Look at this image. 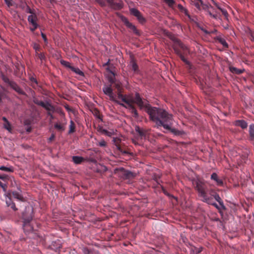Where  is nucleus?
<instances>
[{
    "mask_svg": "<svg viewBox=\"0 0 254 254\" xmlns=\"http://www.w3.org/2000/svg\"><path fill=\"white\" fill-rule=\"evenodd\" d=\"M33 102L35 104H36L37 105L43 107L44 108H46V105H47V103H44L42 101H40L36 98L34 99L33 100Z\"/></svg>",
    "mask_w": 254,
    "mask_h": 254,
    "instance_id": "27",
    "label": "nucleus"
},
{
    "mask_svg": "<svg viewBox=\"0 0 254 254\" xmlns=\"http://www.w3.org/2000/svg\"><path fill=\"white\" fill-rule=\"evenodd\" d=\"M160 188H161L162 189V190L163 191V192L166 195H168L169 196V194L168 193V192H167V191L166 190V189L164 188V187L163 186H162V185H160Z\"/></svg>",
    "mask_w": 254,
    "mask_h": 254,
    "instance_id": "52",
    "label": "nucleus"
},
{
    "mask_svg": "<svg viewBox=\"0 0 254 254\" xmlns=\"http://www.w3.org/2000/svg\"><path fill=\"white\" fill-rule=\"evenodd\" d=\"M41 36H42V37L43 38V40L44 41V42H45V44L47 45L48 43V39L47 38L46 35L44 33H43V32H41Z\"/></svg>",
    "mask_w": 254,
    "mask_h": 254,
    "instance_id": "48",
    "label": "nucleus"
},
{
    "mask_svg": "<svg viewBox=\"0 0 254 254\" xmlns=\"http://www.w3.org/2000/svg\"><path fill=\"white\" fill-rule=\"evenodd\" d=\"M110 7L114 10H120L123 8V4L121 3L115 2L114 0L111 3H108Z\"/></svg>",
    "mask_w": 254,
    "mask_h": 254,
    "instance_id": "20",
    "label": "nucleus"
},
{
    "mask_svg": "<svg viewBox=\"0 0 254 254\" xmlns=\"http://www.w3.org/2000/svg\"><path fill=\"white\" fill-rule=\"evenodd\" d=\"M54 138H55V135L54 134H52L51 135V136L49 138V140H53L54 139Z\"/></svg>",
    "mask_w": 254,
    "mask_h": 254,
    "instance_id": "64",
    "label": "nucleus"
},
{
    "mask_svg": "<svg viewBox=\"0 0 254 254\" xmlns=\"http://www.w3.org/2000/svg\"><path fill=\"white\" fill-rule=\"evenodd\" d=\"M99 130L103 134L108 136H111L113 134V132L111 131H109L105 129H103V128H100Z\"/></svg>",
    "mask_w": 254,
    "mask_h": 254,
    "instance_id": "32",
    "label": "nucleus"
},
{
    "mask_svg": "<svg viewBox=\"0 0 254 254\" xmlns=\"http://www.w3.org/2000/svg\"><path fill=\"white\" fill-rule=\"evenodd\" d=\"M8 176L5 174L3 175H0V179H1L2 180H5L6 179H7Z\"/></svg>",
    "mask_w": 254,
    "mask_h": 254,
    "instance_id": "55",
    "label": "nucleus"
},
{
    "mask_svg": "<svg viewBox=\"0 0 254 254\" xmlns=\"http://www.w3.org/2000/svg\"><path fill=\"white\" fill-rule=\"evenodd\" d=\"M235 125L241 127L242 129L247 128L248 127L247 123L243 120H237L235 122Z\"/></svg>",
    "mask_w": 254,
    "mask_h": 254,
    "instance_id": "18",
    "label": "nucleus"
},
{
    "mask_svg": "<svg viewBox=\"0 0 254 254\" xmlns=\"http://www.w3.org/2000/svg\"><path fill=\"white\" fill-rule=\"evenodd\" d=\"M32 47L35 50L36 53H38L41 50L40 46L36 43H33L32 44Z\"/></svg>",
    "mask_w": 254,
    "mask_h": 254,
    "instance_id": "36",
    "label": "nucleus"
},
{
    "mask_svg": "<svg viewBox=\"0 0 254 254\" xmlns=\"http://www.w3.org/2000/svg\"><path fill=\"white\" fill-rule=\"evenodd\" d=\"M211 179L214 181L216 185L218 186H223V181L222 179H220L217 174L215 173H213L211 175Z\"/></svg>",
    "mask_w": 254,
    "mask_h": 254,
    "instance_id": "16",
    "label": "nucleus"
},
{
    "mask_svg": "<svg viewBox=\"0 0 254 254\" xmlns=\"http://www.w3.org/2000/svg\"><path fill=\"white\" fill-rule=\"evenodd\" d=\"M118 99L121 100L124 103L120 102V101H117V103L120 105L125 107L126 108H128L131 113L132 114L133 117L137 118L139 116L138 112L133 105H132L131 101L126 99L125 97L121 95V94L119 93L118 96Z\"/></svg>",
    "mask_w": 254,
    "mask_h": 254,
    "instance_id": "5",
    "label": "nucleus"
},
{
    "mask_svg": "<svg viewBox=\"0 0 254 254\" xmlns=\"http://www.w3.org/2000/svg\"><path fill=\"white\" fill-rule=\"evenodd\" d=\"M251 40L254 42V33H253L251 35Z\"/></svg>",
    "mask_w": 254,
    "mask_h": 254,
    "instance_id": "61",
    "label": "nucleus"
},
{
    "mask_svg": "<svg viewBox=\"0 0 254 254\" xmlns=\"http://www.w3.org/2000/svg\"><path fill=\"white\" fill-rule=\"evenodd\" d=\"M30 80H31V81L32 82H33V83H35L36 84H37V83H37V81L36 79V78H34V77H31L30 78Z\"/></svg>",
    "mask_w": 254,
    "mask_h": 254,
    "instance_id": "57",
    "label": "nucleus"
},
{
    "mask_svg": "<svg viewBox=\"0 0 254 254\" xmlns=\"http://www.w3.org/2000/svg\"><path fill=\"white\" fill-rule=\"evenodd\" d=\"M230 70L233 73H235L237 74H240L242 73L244 71V69H238L236 67L233 66L230 67Z\"/></svg>",
    "mask_w": 254,
    "mask_h": 254,
    "instance_id": "24",
    "label": "nucleus"
},
{
    "mask_svg": "<svg viewBox=\"0 0 254 254\" xmlns=\"http://www.w3.org/2000/svg\"><path fill=\"white\" fill-rule=\"evenodd\" d=\"M10 86L19 94L23 95H26V93L14 81L10 83Z\"/></svg>",
    "mask_w": 254,
    "mask_h": 254,
    "instance_id": "13",
    "label": "nucleus"
},
{
    "mask_svg": "<svg viewBox=\"0 0 254 254\" xmlns=\"http://www.w3.org/2000/svg\"><path fill=\"white\" fill-rule=\"evenodd\" d=\"M121 19L122 22L126 25V26L131 30L135 34L139 35V32L136 29V27L133 25L131 23L129 22L128 19L124 16H122Z\"/></svg>",
    "mask_w": 254,
    "mask_h": 254,
    "instance_id": "10",
    "label": "nucleus"
},
{
    "mask_svg": "<svg viewBox=\"0 0 254 254\" xmlns=\"http://www.w3.org/2000/svg\"><path fill=\"white\" fill-rule=\"evenodd\" d=\"M28 21L31 25H35L38 24L37 21L38 20V18L36 14H31L28 17Z\"/></svg>",
    "mask_w": 254,
    "mask_h": 254,
    "instance_id": "21",
    "label": "nucleus"
},
{
    "mask_svg": "<svg viewBox=\"0 0 254 254\" xmlns=\"http://www.w3.org/2000/svg\"><path fill=\"white\" fill-rule=\"evenodd\" d=\"M248 139L254 144V124H252L249 126Z\"/></svg>",
    "mask_w": 254,
    "mask_h": 254,
    "instance_id": "15",
    "label": "nucleus"
},
{
    "mask_svg": "<svg viewBox=\"0 0 254 254\" xmlns=\"http://www.w3.org/2000/svg\"><path fill=\"white\" fill-rule=\"evenodd\" d=\"M25 11H26V12L28 13H30L31 14H35L33 10H32L30 8V7L28 5H26V9H25Z\"/></svg>",
    "mask_w": 254,
    "mask_h": 254,
    "instance_id": "44",
    "label": "nucleus"
},
{
    "mask_svg": "<svg viewBox=\"0 0 254 254\" xmlns=\"http://www.w3.org/2000/svg\"><path fill=\"white\" fill-rule=\"evenodd\" d=\"M61 63L62 65H63L67 67H68L70 69V67L72 66L70 65V64L69 62L64 61V60H61Z\"/></svg>",
    "mask_w": 254,
    "mask_h": 254,
    "instance_id": "41",
    "label": "nucleus"
},
{
    "mask_svg": "<svg viewBox=\"0 0 254 254\" xmlns=\"http://www.w3.org/2000/svg\"><path fill=\"white\" fill-rule=\"evenodd\" d=\"M214 4L216 6V7L220 10H221L222 9L221 7L219 6V5L217 3H214Z\"/></svg>",
    "mask_w": 254,
    "mask_h": 254,
    "instance_id": "62",
    "label": "nucleus"
},
{
    "mask_svg": "<svg viewBox=\"0 0 254 254\" xmlns=\"http://www.w3.org/2000/svg\"><path fill=\"white\" fill-rule=\"evenodd\" d=\"M47 114L48 116H50V118L51 120L54 119V116L52 115V114L51 113V112H48Z\"/></svg>",
    "mask_w": 254,
    "mask_h": 254,
    "instance_id": "60",
    "label": "nucleus"
},
{
    "mask_svg": "<svg viewBox=\"0 0 254 254\" xmlns=\"http://www.w3.org/2000/svg\"><path fill=\"white\" fill-rule=\"evenodd\" d=\"M181 12L184 13L190 19H191L190 15L188 10L186 8Z\"/></svg>",
    "mask_w": 254,
    "mask_h": 254,
    "instance_id": "43",
    "label": "nucleus"
},
{
    "mask_svg": "<svg viewBox=\"0 0 254 254\" xmlns=\"http://www.w3.org/2000/svg\"><path fill=\"white\" fill-rule=\"evenodd\" d=\"M13 202L12 201L10 197H7L6 198V203L7 206H10L11 203H13Z\"/></svg>",
    "mask_w": 254,
    "mask_h": 254,
    "instance_id": "46",
    "label": "nucleus"
},
{
    "mask_svg": "<svg viewBox=\"0 0 254 254\" xmlns=\"http://www.w3.org/2000/svg\"><path fill=\"white\" fill-rule=\"evenodd\" d=\"M35 55L42 62L46 60V57L44 53H39L38 52L36 53Z\"/></svg>",
    "mask_w": 254,
    "mask_h": 254,
    "instance_id": "38",
    "label": "nucleus"
},
{
    "mask_svg": "<svg viewBox=\"0 0 254 254\" xmlns=\"http://www.w3.org/2000/svg\"><path fill=\"white\" fill-rule=\"evenodd\" d=\"M1 78L5 83H7L9 86L10 85V83L13 81L10 80L7 77L3 74L1 75Z\"/></svg>",
    "mask_w": 254,
    "mask_h": 254,
    "instance_id": "37",
    "label": "nucleus"
},
{
    "mask_svg": "<svg viewBox=\"0 0 254 254\" xmlns=\"http://www.w3.org/2000/svg\"><path fill=\"white\" fill-rule=\"evenodd\" d=\"M218 41L225 48H228V45L227 43L226 42V41H225V40L224 39H223L222 38H218Z\"/></svg>",
    "mask_w": 254,
    "mask_h": 254,
    "instance_id": "34",
    "label": "nucleus"
},
{
    "mask_svg": "<svg viewBox=\"0 0 254 254\" xmlns=\"http://www.w3.org/2000/svg\"><path fill=\"white\" fill-rule=\"evenodd\" d=\"M55 127L59 130L63 131L64 130V127L63 125L59 124L58 123L55 125Z\"/></svg>",
    "mask_w": 254,
    "mask_h": 254,
    "instance_id": "40",
    "label": "nucleus"
},
{
    "mask_svg": "<svg viewBox=\"0 0 254 254\" xmlns=\"http://www.w3.org/2000/svg\"><path fill=\"white\" fill-rule=\"evenodd\" d=\"M33 209L31 207H26L22 214L23 228L25 232H30L33 230V227L30 222L33 218Z\"/></svg>",
    "mask_w": 254,
    "mask_h": 254,
    "instance_id": "3",
    "label": "nucleus"
},
{
    "mask_svg": "<svg viewBox=\"0 0 254 254\" xmlns=\"http://www.w3.org/2000/svg\"><path fill=\"white\" fill-rule=\"evenodd\" d=\"M103 91L105 94L110 97L111 100L115 101L116 102L117 101H120L119 100H115L111 84L108 85H105L103 87Z\"/></svg>",
    "mask_w": 254,
    "mask_h": 254,
    "instance_id": "9",
    "label": "nucleus"
},
{
    "mask_svg": "<svg viewBox=\"0 0 254 254\" xmlns=\"http://www.w3.org/2000/svg\"><path fill=\"white\" fill-rule=\"evenodd\" d=\"M115 173L117 174L124 179H131L135 177L136 174L124 168H117L115 170Z\"/></svg>",
    "mask_w": 254,
    "mask_h": 254,
    "instance_id": "8",
    "label": "nucleus"
},
{
    "mask_svg": "<svg viewBox=\"0 0 254 254\" xmlns=\"http://www.w3.org/2000/svg\"><path fill=\"white\" fill-rule=\"evenodd\" d=\"M0 170L5 171V172H13V169L12 167H6L5 166H1L0 167Z\"/></svg>",
    "mask_w": 254,
    "mask_h": 254,
    "instance_id": "35",
    "label": "nucleus"
},
{
    "mask_svg": "<svg viewBox=\"0 0 254 254\" xmlns=\"http://www.w3.org/2000/svg\"><path fill=\"white\" fill-rule=\"evenodd\" d=\"M5 186H6L5 185H4L1 181H0V187H1L3 189H4Z\"/></svg>",
    "mask_w": 254,
    "mask_h": 254,
    "instance_id": "59",
    "label": "nucleus"
},
{
    "mask_svg": "<svg viewBox=\"0 0 254 254\" xmlns=\"http://www.w3.org/2000/svg\"><path fill=\"white\" fill-rule=\"evenodd\" d=\"M32 25V27L30 28V30L32 32H33L39 27V25L38 24H35V25Z\"/></svg>",
    "mask_w": 254,
    "mask_h": 254,
    "instance_id": "51",
    "label": "nucleus"
},
{
    "mask_svg": "<svg viewBox=\"0 0 254 254\" xmlns=\"http://www.w3.org/2000/svg\"><path fill=\"white\" fill-rule=\"evenodd\" d=\"M116 81V80L115 79L114 75L109 78V82H110V84H111V85L115 83Z\"/></svg>",
    "mask_w": 254,
    "mask_h": 254,
    "instance_id": "49",
    "label": "nucleus"
},
{
    "mask_svg": "<svg viewBox=\"0 0 254 254\" xmlns=\"http://www.w3.org/2000/svg\"><path fill=\"white\" fill-rule=\"evenodd\" d=\"M75 131V125L74 122L72 120L70 121L69 129L68 131L69 134H71Z\"/></svg>",
    "mask_w": 254,
    "mask_h": 254,
    "instance_id": "25",
    "label": "nucleus"
},
{
    "mask_svg": "<svg viewBox=\"0 0 254 254\" xmlns=\"http://www.w3.org/2000/svg\"><path fill=\"white\" fill-rule=\"evenodd\" d=\"M129 11L130 14L136 17L140 23H143L145 22V18L143 17L142 15L138 9L135 8H132L130 9Z\"/></svg>",
    "mask_w": 254,
    "mask_h": 254,
    "instance_id": "11",
    "label": "nucleus"
},
{
    "mask_svg": "<svg viewBox=\"0 0 254 254\" xmlns=\"http://www.w3.org/2000/svg\"><path fill=\"white\" fill-rule=\"evenodd\" d=\"M135 130L141 138L146 137L147 133V130L141 129L138 126L135 127Z\"/></svg>",
    "mask_w": 254,
    "mask_h": 254,
    "instance_id": "22",
    "label": "nucleus"
},
{
    "mask_svg": "<svg viewBox=\"0 0 254 254\" xmlns=\"http://www.w3.org/2000/svg\"><path fill=\"white\" fill-rule=\"evenodd\" d=\"M98 3H99L101 6H104L105 5V2L104 0H95Z\"/></svg>",
    "mask_w": 254,
    "mask_h": 254,
    "instance_id": "53",
    "label": "nucleus"
},
{
    "mask_svg": "<svg viewBox=\"0 0 254 254\" xmlns=\"http://www.w3.org/2000/svg\"><path fill=\"white\" fill-rule=\"evenodd\" d=\"M106 144L107 143L104 139L101 140L98 142V145L101 147H105Z\"/></svg>",
    "mask_w": 254,
    "mask_h": 254,
    "instance_id": "47",
    "label": "nucleus"
},
{
    "mask_svg": "<svg viewBox=\"0 0 254 254\" xmlns=\"http://www.w3.org/2000/svg\"><path fill=\"white\" fill-rule=\"evenodd\" d=\"M121 95L125 97L126 99L130 100L131 101L132 105H133V103L136 104L140 110L144 108L145 111H146V106L150 105V104L148 103H144L143 99L141 97L138 93H135L133 98L130 96L123 95V94H121Z\"/></svg>",
    "mask_w": 254,
    "mask_h": 254,
    "instance_id": "7",
    "label": "nucleus"
},
{
    "mask_svg": "<svg viewBox=\"0 0 254 254\" xmlns=\"http://www.w3.org/2000/svg\"><path fill=\"white\" fill-rule=\"evenodd\" d=\"M204 202H205L208 204L213 205L214 206L216 209L218 210H220V207L217 205V204L214 201L213 198L212 197L209 196L206 199H205V200H203Z\"/></svg>",
    "mask_w": 254,
    "mask_h": 254,
    "instance_id": "17",
    "label": "nucleus"
},
{
    "mask_svg": "<svg viewBox=\"0 0 254 254\" xmlns=\"http://www.w3.org/2000/svg\"><path fill=\"white\" fill-rule=\"evenodd\" d=\"M170 39L173 41L172 47L175 53L180 58L181 60L186 64L189 65L190 63L185 57L190 53L189 48L181 41L174 36H171Z\"/></svg>",
    "mask_w": 254,
    "mask_h": 254,
    "instance_id": "2",
    "label": "nucleus"
},
{
    "mask_svg": "<svg viewBox=\"0 0 254 254\" xmlns=\"http://www.w3.org/2000/svg\"><path fill=\"white\" fill-rule=\"evenodd\" d=\"M33 102L35 104H36L37 105L43 107L44 108H46V105H47V103H44L42 101H40L36 98L34 99L33 100Z\"/></svg>",
    "mask_w": 254,
    "mask_h": 254,
    "instance_id": "28",
    "label": "nucleus"
},
{
    "mask_svg": "<svg viewBox=\"0 0 254 254\" xmlns=\"http://www.w3.org/2000/svg\"><path fill=\"white\" fill-rule=\"evenodd\" d=\"M46 110H47L48 112H55V108L50 103H49V102H47V105H46V108H44Z\"/></svg>",
    "mask_w": 254,
    "mask_h": 254,
    "instance_id": "31",
    "label": "nucleus"
},
{
    "mask_svg": "<svg viewBox=\"0 0 254 254\" xmlns=\"http://www.w3.org/2000/svg\"><path fill=\"white\" fill-rule=\"evenodd\" d=\"M145 112L149 115L150 120L155 124V127L157 128L162 127L175 135L182 134L181 131L172 128L173 124V116L165 110L152 107L150 105L146 106Z\"/></svg>",
    "mask_w": 254,
    "mask_h": 254,
    "instance_id": "1",
    "label": "nucleus"
},
{
    "mask_svg": "<svg viewBox=\"0 0 254 254\" xmlns=\"http://www.w3.org/2000/svg\"><path fill=\"white\" fill-rule=\"evenodd\" d=\"M70 69L72 71L74 72L75 73L79 75L84 76V73L82 71H81L79 68L77 67L72 66L70 67Z\"/></svg>",
    "mask_w": 254,
    "mask_h": 254,
    "instance_id": "30",
    "label": "nucleus"
},
{
    "mask_svg": "<svg viewBox=\"0 0 254 254\" xmlns=\"http://www.w3.org/2000/svg\"><path fill=\"white\" fill-rule=\"evenodd\" d=\"M10 195L13 196L14 198L17 199L21 201L24 200V197L20 192L16 191H12L10 193Z\"/></svg>",
    "mask_w": 254,
    "mask_h": 254,
    "instance_id": "19",
    "label": "nucleus"
},
{
    "mask_svg": "<svg viewBox=\"0 0 254 254\" xmlns=\"http://www.w3.org/2000/svg\"><path fill=\"white\" fill-rule=\"evenodd\" d=\"M164 1V2L165 3H166L170 7H173L175 3V2L174 0H163Z\"/></svg>",
    "mask_w": 254,
    "mask_h": 254,
    "instance_id": "39",
    "label": "nucleus"
},
{
    "mask_svg": "<svg viewBox=\"0 0 254 254\" xmlns=\"http://www.w3.org/2000/svg\"><path fill=\"white\" fill-rule=\"evenodd\" d=\"M195 190L197 191L198 196L201 197V201L209 197L207 194V187L203 180L197 179L193 183Z\"/></svg>",
    "mask_w": 254,
    "mask_h": 254,
    "instance_id": "4",
    "label": "nucleus"
},
{
    "mask_svg": "<svg viewBox=\"0 0 254 254\" xmlns=\"http://www.w3.org/2000/svg\"><path fill=\"white\" fill-rule=\"evenodd\" d=\"M130 64L131 66L132 69L134 72H137L138 69V65L133 59H132L131 61H130Z\"/></svg>",
    "mask_w": 254,
    "mask_h": 254,
    "instance_id": "29",
    "label": "nucleus"
},
{
    "mask_svg": "<svg viewBox=\"0 0 254 254\" xmlns=\"http://www.w3.org/2000/svg\"><path fill=\"white\" fill-rule=\"evenodd\" d=\"M178 7L180 11H182L185 8V7L181 4H179L178 5Z\"/></svg>",
    "mask_w": 254,
    "mask_h": 254,
    "instance_id": "58",
    "label": "nucleus"
},
{
    "mask_svg": "<svg viewBox=\"0 0 254 254\" xmlns=\"http://www.w3.org/2000/svg\"><path fill=\"white\" fill-rule=\"evenodd\" d=\"M220 11H221L222 14L225 17V18L227 19L229 14L227 10L222 8Z\"/></svg>",
    "mask_w": 254,
    "mask_h": 254,
    "instance_id": "50",
    "label": "nucleus"
},
{
    "mask_svg": "<svg viewBox=\"0 0 254 254\" xmlns=\"http://www.w3.org/2000/svg\"><path fill=\"white\" fill-rule=\"evenodd\" d=\"M113 85H114V86L116 87V88H117V89L118 90V94H119V93L122 94V93H121V83L120 82L116 81L115 83H114ZM118 96V94H117V96Z\"/></svg>",
    "mask_w": 254,
    "mask_h": 254,
    "instance_id": "33",
    "label": "nucleus"
},
{
    "mask_svg": "<svg viewBox=\"0 0 254 254\" xmlns=\"http://www.w3.org/2000/svg\"><path fill=\"white\" fill-rule=\"evenodd\" d=\"M2 119L4 122V123H7L8 122V120H7V119L4 117H3Z\"/></svg>",
    "mask_w": 254,
    "mask_h": 254,
    "instance_id": "63",
    "label": "nucleus"
},
{
    "mask_svg": "<svg viewBox=\"0 0 254 254\" xmlns=\"http://www.w3.org/2000/svg\"><path fill=\"white\" fill-rule=\"evenodd\" d=\"M33 102L35 104H36L37 105L43 107L44 108H46V105H47V103H44L42 101H40L36 98L34 99L33 100Z\"/></svg>",
    "mask_w": 254,
    "mask_h": 254,
    "instance_id": "26",
    "label": "nucleus"
},
{
    "mask_svg": "<svg viewBox=\"0 0 254 254\" xmlns=\"http://www.w3.org/2000/svg\"><path fill=\"white\" fill-rule=\"evenodd\" d=\"M211 192L212 193L211 194V197H212L213 198H214L219 203L223 209H226V207L224 206L223 201L220 197L219 195L217 193L214 191L213 192V190H211Z\"/></svg>",
    "mask_w": 254,
    "mask_h": 254,
    "instance_id": "12",
    "label": "nucleus"
},
{
    "mask_svg": "<svg viewBox=\"0 0 254 254\" xmlns=\"http://www.w3.org/2000/svg\"><path fill=\"white\" fill-rule=\"evenodd\" d=\"M72 159L75 164H80L84 161V158L78 156H73Z\"/></svg>",
    "mask_w": 254,
    "mask_h": 254,
    "instance_id": "23",
    "label": "nucleus"
},
{
    "mask_svg": "<svg viewBox=\"0 0 254 254\" xmlns=\"http://www.w3.org/2000/svg\"><path fill=\"white\" fill-rule=\"evenodd\" d=\"M113 141L115 143V145L116 146V147L117 149L121 152H122L123 154H128V152L126 150H124L121 146L120 145V143L121 142V139L118 138H114Z\"/></svg>",
    "mask_w": 254,
    "mask_h": 254,
    "instance_id": "14",
    "label": "nucleus"
},
{
    "mask_svg": "<svg viewBox=\"0 0 254 254\" xmlns=\"http://www.w3.org/2000/svg\"><path fill=\"white\" fill-rule=\"evenodd\" d=\"M4 1L8 6L10 7V6H12L11 0H4Z\"/></svg>",
    "mask_w": 254,
    "mask_h": 254,
    "instance_id": "56",
    "label": "nucleus"
},
{
    "mask_svg": "<svg viewBox=\"0 0 254 254\" xmlns=\"http://www.w3.org/2000/svg\"><path fill=\"white\" fill-rule=\"evenodd\" d=\"M160 177L159 175H156V174H154L153 177V179L156 181V183L157 184V185H160V183L162 182L161 181H159V179H160Z\"/></svg>",
    "mask_w": 254,
    "mask_h": 254,
    "instance_id": "42",
    "label": "nucleus"
},
{
    "mask_svg": "<svg viewBox=\"0 0 254 254\" xmlns=\"http://www.w3.org/2000/svg\"><path fill=\"white\" fill-rule=\"evenodd\" d=\"M4 127L5 129L8 130V131H10L11 130V127H10V124H9V122L7 123H4Z\"/></svg>",
    "mask_w": 254,
    "mask_h": 254,
    "instance_id": "45",
    "label": "nucleus"
},
{
    "mask_svg": "<svg viewBox=\"0 0 254 254\" xmlns=\"http://www.w3.org/2000/svg\"><path fill=\"white\" fill-rule=\"evenodd\" d=\"M9 207H10L14 211H16L17 210V208L16 207L14 203H11L10 206Z\"/></svg>",
    "mask_w": 254,
    "mask_h": 254,
    "instance_id": "54",
    "label": "nucleus"
},
{
    "mask_svg": "<svg viewBox=\"0 0 254 254\" xmlns=\"http://www.w3.org/2000/svg\"><path fill=\"white\" fill-rule=\"evenodd\" d=\"M191 4L194 5L198 10H201V9H203L207 11L211 17L214 19H217L218 15L213 13V12L211 11L210 9H213V6L211 5L204 4L202 0H191Z\"/></svg>",
    "mask_w": 254,
    "mask_h": 254,
    "instance_id": "6",
    "label": "nucleus"
}]
</instances>
